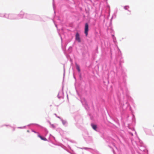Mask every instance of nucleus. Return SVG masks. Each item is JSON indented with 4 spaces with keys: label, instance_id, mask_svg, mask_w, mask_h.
Segmentation results:
<instances>
[{
    "label": "nucleus",
    "instance_id": "obj_1",
    "mask_svg": "<svg viewBox=\"0 0 154 154\" xmlns=\"http://www.w3.org/2000/svg\"><path fill=\"white\" fill-rule=\"evenodd\" d=\"M39 16L31 14L26 13L24 18L29 20H38L39 18Z\"/></svg>",
    "mask_w": 154,
    "mask_h": 154
},
{
    "label": "nucleus",
    "instance_id": "obj_2",
    "mask_svg": "<svg viewBox=\"0 0 154 154\" xmlns=\"http://www.w3.org/2000/svg\"><path fill=\"white\" fill-rule=\"evenodd\" d=\"M7 18L10 20H17V14L14 13L8 14Z\"/></svg>",
    "mask_w": 154,
    "mask_h": 154
},
{
    "label": "nucleus",
    "instance_id": "obj_3",
    "mask_svg": "<svg viewBox=\"0 0 154 154\" xmlns=\"http://www.w3.org/2000/svg\"><path fill=\"white\" fill-rule=\"evenodd\" d=\"M26 13L23 11H21L19 14H17V20L24 18Z\"/></svg>",
    "mask_w": 154,
    "mask_h": 154
},
{
    "label": "nucleus",
    "instance_id": "obj_4",
    "mask_svg": "<svg viewBox=\"0 0 154 154\" xmlns=\"http://www.w3.org/2000/svg\"><path fill=\"white\" fill-rule=\"evenodd\" d=\"M73 75L74 78L75 79V83H74V85L75 86V90L76 92L77 93V88L76 87V78L77 74H76V73L74 71V70L73 69Z\"/></svg>",
    "mask_w": 154,
    "mask_h": 154
},
{
    "label": "nucleus",
    "instance_id": "obj_5",
    "mask_svg": "<svg viewBox=\"0 0 154 154\" xmlns=\"http://www.w3.org/2000/svg\"><path fill=\"white\" fill-rule=\"evenodd\" d=\"M57 97L59 99L63 98L64 97L63 92L62 90L60 91L58 93Z\"/></svg>",
    "mask_w": 154,
    "mask_h": 154
},
{
    "label": "nucleus",
    "instance_id": "obj_6",
    "mask_svg": "<svg viewBox=\"0 0 154 154\" xmlns=\"http://www.w3.org/2000/svg\"><path fill=\"white\" fill-rule=\"evenodd\" d=\"M88 25L87 23H85V35L87 36L88 35Z\"/></svg>",
    "mask_w": 154,
    "mask_h": 154
},
{
    "label": "nucleus",
    "instance_id": "obj_7",
    "mask_svg": "<svg viewBox=\"0 0 154 154\" xmlns=\"http://www.w3.org/2000/svg\"><path fill=\"white\" fill-rule=\"evenodd\" d=\"M8 14L5 13H0V17L7 18Z\"/></svg>",
    "mask_w": 154,
    "mask_h": 154
},
{
    "label": "nucleus",
    "instance_id": "obj_8",
    "mask_svg": "<svg viewBox=\"0 0 154 154\" xmlns=\"http://www.w3.org/2000/svg\"><path fill=\"white\" fill-rule=\"evenodd\" d=\"M61 121L63 125L66 126L67 125V122L66 120H63L62 119H61Z\"/></svg>",
    "mask_w": 154,
    "mask_h": 154
},
{
    "label": "nucleus",
    "instance_id": "obj_9",
    "mask_svg": "<svg viewBox=\"0 0 154 154\" xmlns=\"http://www.w3.org/2000/svg\"><path fill=\"white\" fill-rule=\"evenodd\" d=\"M38 137H40L41 140H45V141H46L47 140V139L45 137H44L42 136H41L40 135H39V134H38Z\"/></svg>",
    "mask_w": 154,
    "mask_h": 154
},
{
    "label": "nucleus",
    "instance_id": "obj_10",
    "mask_svg": "<svg viewBox=\"0 0 154 154\" xmlns=\"http://www.w3.org/2000/svg\"><path fill=\"white\" fill-rule=\"evenodd\" d=\"M78 72H79V77L80 78V79L81 80L82 79V75L81 73L80 72V69H79V67L78 66Z\"/></svg>",
    "mask_w": 154,
    "mask_h": 154
},
{
    "label": "nucleus",
    "instance_id": "obj_11",
    "mask_svg": "<svg viewBox=\"0 0 154 154\" xmlns=\"http://www.w3.org/2000/svg\"><path fill=\"white\" fill-rule=\"evenodd\" d=\"M91 126L92 128L95 130H96V129L97 128V126L96 125H94L93 124H91Z\"/></svg>",
    "mask_w": 154,
    "mask_h": 154
},
{
    "label": "nucleus",
    "instance_id": "obj_12",
    "mask_svg": "<svg viewBox=\"0 0 154 154\" xmlns=\"http://www.w3.org/2000/svg\"><path fill=\"white\" fill-rule=\"evenodd\" d=\"M72 50V48L71 47H70L68 49V52L69 53H70L71 52Z\"/></svg>",
    "mask_w": 154,
    "mask_h": 154
},
{
    "label": "nucleus",
    "instance_id": "obj_13",
    "mask_svg": "<svg viewBox=\"0 0 154 154\" xmlns=\"http://www.w3.org/2000/svg\"><path fill=\"white\" fill-rule=\"evenodd\" d=\"M64 54L65 55L66 57L68 59L69 57V56L64 51Z\"/></svg>",
    "mask_w": 154,
    "mask_h": 154
},
{
    "label": "nucleus",
    "instance_id": "obj_14",
    "mask_svg": "<svg viewBox=\"0 0 154 154\" xmlns=\"http://www.w3.org/2000/svg\"><path fill=\"white\" fill-rule=\"evenodd\" d=\"M81 41V40L80 38L79 35L78 34V42H80Z\"/></svg>",
    "mask_w": 154,
    "mask_h": 154
},
{
    "label": "nucleus",
    "instance_id": "obj_15",
    "mask_svg": "<svg viewBox=\"0 0 154 154\" xmlns=\"http://www.w3.org/2000/svg\"><path fill=\"white\" fill-rule=\"evenodd\" d=\"M26 126H24L23 127H18L17 128H19V129H23V128H26Z\"/></svg>",
    "mask_w": 154,
    "mask_h": 154
},
{
    "label": "nucleus",
    "instance_id": "obj_16",
    "mask_svg": "<svg viewBox=\"0 0 154 154\" xmlns=\"http://www.w3.org/2000/svg\"><path fill=\"white\" fill-rule=\"evenodd\" d=\"M51 125V127L53 128H55V126L53 124H50Z\"/></svg>",
    "mask_w": 154,
    "mask_h": 154
},
{
    "label": "nucleus",
    "instance_id": "obj_17",
    "mask_svg": "<svg viewBox=\"0 0 154 154\" xmlns=\"http://www.w3.org/2000/svg\"><path fill=\"white\" fill-rule=\"evenodd\" d=\"M4 126H10V127H11V126L10 125H2L1 127H2Z\"/></svg>",
    "mask_w": 154,
    "mask_h": 154
},
{
    "label": "nucleus",
    "instance_id": "obj_18",
    "mask_svg": "<svg viewBox=\"0 0 154 154\" xmlns=\"http://www.w3.org/2000/svg\"><path fill=\"white\" fill-rule=\"evenodd\" d=\"M31 130H32V132H34V133H37V134H38V132H36V131H34V130H33V129H31Z\"/></svg>",
    "mask_w": 154,
    "mask_h": 154
},
{
    "label": "nucleus",
    "instance_id": "obj_19",
    "mask_svg": "<svg viewBox=\"0 0 154 154\" xmlns=\"http://www.w3.org/2000/svg\"><path fill=\"white\" fill-rule=\"evenodd\" d=\"M75 39L76 40H77V32L75 33Z\"/></svg>",
    "mask_w": 154,
    "mask_h": 154
},
{
    "label": "nucleus",
    "instance_id": "obj_20",
    "mask_svg": "<svg viewBox=\"0 0 154 154\" xmlns=\"http://www.w3.org/2000/svg\"><path fill=\"white\" fill-rule=\"evenodd\" d=\"M55 115H56V116L57 118H59V119H60V120H61V119H61V118H60V117L59 116H57V115H56V114H55Z\"/></svg>",
    "mask_w": 154,
    "mask_h": 154
},
{
    "label": "nucleus",
    "instance_id": "obj_21",
    "mask_svg": "<svg viewBox=\"0 0 154 154\" xmlns=\"http://www.w3.org/2000/svg\"><path fill=\"white\" fill-rule=\"evenodd\" d=\"M124 8H125V9L126 10L129 8V7L128 6H126Z\"/></svg>",
    "mask_w": 154,
    "mask_h": 154
},
{
    "label": "nucleus",
    "instance_id": "obj_22",
    "mask_svg": "<svg viewBox=\"0 0 154 154\" xmlns=\"http://www.w3.org/2000/svg\"><path fill=\"white\" fill-rule=\"evenodd\" d=\"M75 68L76 69H77V63H75Z\"/></svg>",
    "mask_w": 154,
    "mask_h": 154
},
{
    "label": "nucleus",
    "instance_id": "obj_23",
    "mask_svg": "<svg viewBox=\"0 0 154 154\" xmlns=\"http://www.w3.org/2000/svg\"><path fill=\"white\" fill-rule=\"evenodd\" d=\"M54 23L55 24V26H56V27H57V24H56L55 23V22L54 21Z\"/></svg>",
    "mask_w": 154,
    "mask_h": 154
},
{
    "label": "nucleus",
    "instance_id": "obj_24",
    "mask_svg": "<svg viewBox=\"0 0 154 154\" xmlns=\"http://www.w3.org/2000/svg\"><path fill=\"white\" fill-rule=\"evenodd\" d=\"M13 131H14L15 130V128H13Z\"/></svg>",
    "mask_w": 154,
    "mask_h": 154
},
{
    "label": "nucleus",
    "instance_id": "obj_25",
    "mask_svg": "<svg viewBox=\"0 0 154 154\" xmlns=\"http://www.w3.org/2000/svg\"><path fill=\"white\" fill-rule=\"evenodd\" d=\"M50 136H51V137H53L54 138V137L53 136H52V135H51V134H50Z\"/></svg>",
    "mask_w": 154,
    "mask_h": 154
},
{
    "label": "nucleus",
    "instance_id": "obj_26",
    "mask_svg": "<svg viewBox=\"0 0 154 154\" xmlns=\"http://www.w3.org/2000/svg\"><path fill=\"white\" fill-rule=\"evenodd\" d=\"M27 131L28 133H29L30 132L29 131V130H28Z\"/></svg>",
    "mask_w": 154,
    "mask_h": 154
},
{
    "label": "nucleus",
    "instance_id": "obj_27",
    "mask_svg": "<svg viewBox=\"0 0 154 154\" xmlns=\"http://www.w3.org/2000/svg\"><path fill=\"white\" fill-rule=\"evenodd\" d=\"M32 124H30L28 125H27V126H29L30 125H32Z\"/></svg>",
    "mask_w": 154,
    "mask_h": 154
},
{
    "label": "nucleus",
    "instance_id": "obj_28",
    "mask_svg": "<svg viewBox=\"0 0 154 154\" xmlns=\"http://www.w3.org/2000/svg\"><path fill=\"white\" fill-rule=\"evenodd\" d=\"M74 119L76 120V116L74 117Z\"/></svg>",
    "mask_w": 154,
    "mask_h": 154
},
{
    "label": "nucleus",
    "instance_id": "obj_29",
    "mask_svg": "<svg viewBox=\"0 0 154 154\" xmlns=\"http://www.w3.org/2000/svg\"><path fill=\"white\" fill-rule=\"evenodd\" d=\"M53 6L54 9V4L53 5Z\"/></svg>",
    "mask_w": 154,
    "mask_h": 154
},
{
    "label": "nucleus",
    "instance_id": "obj_30",
    "mask_svg": "<svg viewBox=\"0 0 154 154\" xmlns=\"http://www.w3.org/2000/svg\"><path fill=\"white\" fill-rule=\"evenodd\" d=\"M71 141V142H72V140H71V141Z\"/></svg>",
    "mask_w": 154,
    "mask_h": 154
},
{
    "label": "nucleus",
    "instance_id": "obj_31",
    "mask_svg": "<svg viewBox=\"0 0 154 154\" xmlns=\"http://www.w3.org/2000/svg\"><path fill=\"white\" fill-rule=\"evenodd\" d=\"M38 126H39V125H37Z\"/></svg>",
    "mask_w": 154,
    "mask_h": 154
},
{
    "label": "nucleus",
    "instance_id": "obj_32",
    "mask_svg": "<svg viewBox=\"0 0 154 154\" xmlns=\"http://www.w3.org/2000/svg\"><path fill=\"white\" fill-rule=\"evenodd\" d=\"M38 126H39V125H37Z\"/></svg>",
    "mask_w": 154,
    "mask_h": 154
},
{
    "label": "nucleus",
    "instance_id": "obj_33",
    "mask_svg": "<svg viewBox=\"0 0 154 154\" xmlns=\"http://www.w3.org/2000/svg\"><path fill=\"white\" fill-rule=\"evenodd\" d=\"M61 39H62V38H61Z\"/></svg>",
    "mask_w": 154,
    "mask_h": 154
}]
</instances>
